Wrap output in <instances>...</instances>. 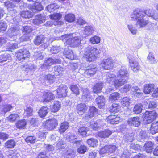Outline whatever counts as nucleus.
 <instances>
[{"instance_id": "obj_46", "label": "nucleus", "mask_w": 158, "mask_h": 158, "mask_svg": "<svg viewBox=\"0 0 158 158\" xmlns=\"http://www.w3.org/2000/svg\"><path fill=\"white\" fill-rule=\"evenodd\" d=\"M69 141L70 142L74 143L77 144H80L81 141L77 140V137L76 136L73 135H71L69 138Z\"/></svg>"}, {"instance_id": "obj_16", "label": "nucleus", "mask_w": 158, "mask_h": 158, "mask_svg": "<svg viewBox=\"0 0 158 158\" xmlns=\"http://www.w3.org/2000/svg\"><path fill=\"white\" fill-rule=\"evenodd\" d=\"M59 62V60L57 59H53L51 58H49L45 60L43 65L42 66V69H43L44 67H45L47 68L48 66H50L55 64L56 63Z\"/></svg>"}, {"instance_id": "obj_63", "label": "nucleus", "mask_w": 158, "mask_h": 158, "mask_svg": "<svg viewBox=\"0 0 158 158\" xmlns=\"http://www.w3.org/2000/svg\"><path fill=\"white\" fill-rule=\"evenodd\" d=\"M87 147L84 145H81L77 150V152L80 154H84L86 152Z\"/></svg>"}, {"instance_id": "obj_28", "label": "nucleus", "mask_w": 158, "mask_h": 158, "mask_svg": "<svg viewBox=\"0 0 158 158\" xmlns=\"http://www.w3.org/2000/svg\"><path fill=\"white\" fill-rule=\"evenodd\" d=\"M153 143L149 141L145 144L143 146V149L147 153H150L152 152L153 148Z\"/></svg>"}, {"instance_id": "obj_15", "label": "nucleus", "mask_w": 158, "mask_h": 158, "mask_svg": "<svg viewBox=\"0 0 158 158\" xmlns=\"http://www.w3.org/2000/svg\"><path fill=\"white\" fill-rule=\"evenodd\" d=\"M127 123L130 126H133L138 127L140 124L139 118L138 117L129 118L127 121Z\"/></svg>"}, {"instance_id": "obj_27", "label": "nucleus", "mask_w": 158, "mask_h": 158, "mask_svg": "<svg viewBox=\"0 0 158 158\" xmlns=\"http://www.w3.org/2000/svg\"><path fill=\"white\" fill-rule=\"evenodd\" d=\"M94 31V27L92 26H86L84 28V33L86 35L89 36L91 35Z\"/></svg>"}, {"instance_id": "obj_49", "label": "nucleus", "mask_w": 158, "mask_h": 158, "mask_svg": "<svg viewBox=\"0 0 158 158\" xmlns=\"http://www.w3.org/2000/svg\"><path fill=\"white\" fill-rule=\"evenodd\" d=\"M19 118V116L17 114H13L10 115L7 118V120L10 122H14Z\"/></svg>"}, {"instance_id": "obj_12", "label": "nucleus", "mask_w": 158, "mask_h": 158, "mask_svg": "<svg viewBox=\"0 0 158 158\" xmlns=\"http://www.w3.org/2000/svg\"><path fill=\"white\" fill-rule=\"evenodd\" d=\"M42 100L44 102H50L54 99V95L50 92L44 91L42 93Z\"/></svg>"}, {"instance_id": "obj_38", "label": "nucleus", "mask_w": 158, "mask_h": 158, "mask_svg": "<svg viewBox=\"0 0 158 158\" xmlns=\"http://www.w3.org/2000/svg\"><path fill=\"white\" fill-rule=\"evenodd\" d=\"M69 127V124L67 122H64L62 123L59 130V132L61 133H64Z\"/></svg>"}, {"instance_id": "obj_60", "label": "nucleus", "mask_w": 158, "mask_h": 158, "mask_svg": "<svg viewBox=\"0 0 158 158\" xmlns=\"http://www.w3.org/2000/svg\"><path fill=\"white\" fill-rule=\"evenodd\" d=\"M12 108V106L11 105H6L2 107L1 110L2 111L6 113L7 112L10 111Z\"/></svg>"}, {"instance_id": "obj_44", "label": "nucleus", "mask_w": 158, "mask_h": 158, "mask_svg": "<svg viewBox=\"0 0 158 158\" xmlns=\"http://www.w3.org/2000/svg\"><path fill=\"white\" fill-rule=\"evenodd\" d=\"M90 96L89 91L87 89H83V94L82 98L84 101H86V99L89 98H90Z\"/></svg>"}, {"instance_id": "obj_53", "label": "nucleus", "mask_w": 158, "mask_h": 158, "mask_svg": "<svg viewBox=\"0 0 158 158\" xmlns=\"http://www.w3.org/2000/svg\"><path fill=\"white\" fill-rule=\"evenodd\" d=\"M142 105L141 104H139L136 105L133 109V111L136 114H139L142 111Z\"/></svg>"}, {"instance_id": "obj_42", "label": "nucleus", "mask_w": 158, "mask_h": 158, "mask_svg": "<svg viewBox=\"0 0 158 158\" xmlns=\"http://www.w3.org/2000/svg\"><path fill=\"white\" fill-rule=\"evenodd\" d=\"M54 69L55 73L56 75H59L62 74L64 71L63 67L60 65L56 66L55 67Z\"/></svg>"}, {"instance_id": "obj_7", "label": "nucleus", "mask_w": 158, "mask_h": 158, "mask_svg": "<svg viewBox=\"0 0 158 158\" xmlns=\"http://www.w3.org/2000/svg\"><path fill=\"white\" fill-rule=\"evenodd\" d=\"M19 28L15 26L11 27L8 30V34L11 40H15L16 36L20 33Z\"/></svg>"}, {"instance_id": "obj_47", "label": "nucleus", "mask_w": 158, "mask_h": 158, "mask_svg": "<svg viewBox=\"0 0 158 158\" xmlns=\"http://www.w3.org/2000/svg\"><path fill=\"white\" fill-rule=\"evenodd\" d=\"M119 98V94L117 92H114L111 94L109 98V101L111 102L116 100Z\"/></svg>"}, {"instance_id": "obj_13", "label": "nucleus", "mask_w": 158, "mask_h": 158, "mask_svg": "<svg viewBox=\"0 0 158 158\" xmlns=\"http://www.w3.org/2000/svg\"><path fill=\"white\" fill-rule=\"evenodd\" d=\"M76 109L78 114L82 115L87 111L88 107L85 103H81L77 105Z\"/></svg>"}, {"instance_id": "obj_48", "label": "nucleus", "mask_w": 158, "mask_h": 158, "mask_svg": "<svg viewBox=\"0 0 158 158\" xmlns=\"http://www.w3.org/2000/svg\"><path fill=\"white\" fill-rule=\"evenodd\" d=\"M87 143L90 146L94 147L97 146L98 140L96 139L92 138L88 139L87 140Z\"/></svg>"}, {"instance_id": "obj_54", "label": "nucleus", "mask_w": 158, "mask_h": 158, "mask_svg": "<svg viewBox=\"0 0 158 158\" xmlns=\"http://www.w3.org/2000/svg\"><path fill=\"white\" fill-rule=\"evenodd\" d=\"M145 104H147L146 108H154L157 106L156 103L153 101H148L144 102Z\"/></svg>"}, {"instance_id": "obj_11", "label": "nucleus", "mask_w": 158, "mask_h": 158, "mask_svg": "<svg viewBox=\"0 0 158 158\" xmlns=\"http://www.w3.org/2000/svg\"><path fill=\"white\" fill-rule=\"evenodd\" d=\"M62 16V14L60 13H56L50 15V17L51 19L54 20V25H60L63 24V22L61 21H59Z\"/></svg>"}, {"instance_id": "obj_5", "label": "nucleus", "mask_w": 158, "mask_h": 158, "mask_svg": "<svg viewBox=\"0 0 158 158\" xmlns=\"http://www.w3.org/2000/svg\"><path fill=\"white\" fill-rule=\"evenodd\" d=\"M114 63L113 60L110 58L104 59L102 61L101 65L105 70H110L113 68Z\"/></svg>"}, {"instance_id": "obj_64", "label": "nucleus", "mask_w": 158, "mask_h": 158, "mask_svg": "<svg viewBox=\"0 0 158 158\" xmlns=\"http://www.w3.org/2000/svg\"><path fill=\"white\" fill-rule=\"evenodd\" d=\"M90 41L92 44H97L100 42V38L98 36H94L91 37L90 39Z\"/></svg>"}, {"instance_id": "obj_40", "label": "nucleus", "mask_w": 158, "mask_h": 158, "mask_svg": "<svg viewBox=\"0 0 158 158\" xmlns=\"http://www.w3.org/2000/svg\"><path fill=\"white\" fill-rule=\"evenodd\" d=\"M75 15L73 14L69 13L65 15L64 18L65 20L69 22H72L75 20Z\"/></svg>"}, {"instance_id": "obj_62", "label": "nucleus", "mask_w": 158, "mask_h": 158, "mask_svg": "<svg viewBox=\"0 0 158 158\" xmlns=\"http://www.w3.org/2000/svg\"><path fill=\"white\" fill-rule=\"evenodd\" d=\"M61 48L60 46H53L50 49V52L52 54H56L59 52Z\"/></svg>"}, {"instance_id": "obj_19", "label": "nucleus", "mask_w": 158, "mask_h": 158, "mask_svg": "<svg viewBox=\"0 0 158 158\" xmlns=\"http://www.w3.org/2000/svg\"><path fill=\"white\" fill-rule=\"evenodd\" d=\"M155 85L153 84H146L144 87L143 92L145 94H148L152 92L154 90Z\"/></svg>"}, {"instance_id": "obj_8", "label": "nucleus", "mask_w": 158, "mask_h": 158, "mask_svg": "<svg viewBox=\"0 0 158 158\" xmlns=\"http://www.w3.org/2000/svg\"><path fill=\"white\" fill-rule=\"evenodd\" d=\"M57 125V121L55 119L47 120L43 123V125L48 130L53 129Z\"/></svg>"}, {"instance_id": "obj_61", "label": "nucleus", "mask_w": 158, "mask_h": 158, "mask_svg": "<svg viewBox=\"0 0 158 158\" xmlns=\"http://www.w3.org/2000/svg\"><path fill=\"white\" fill-rule=\"evenodd\" d=\"M71 90L76 95H78L79 93V89L76 85H72L70 86Z\"/></svg>"}, {"instance_id": "obj_4", "label": "nucleus", "mask_w": 158, "mask_h": 158, "mask_svg": "<svg viewBox=\"0 0 158 158\" xmlns=\"http://www.w3.org/2000/svg\"><path fill=\"white\" fill-rule=\"evenodd\" d=\"M99 53V50L96 47L89 46L86 48L83 57L87 61L92 62L96 60V56Z\"/></svg>"}, {"instance_id": "obj_29", "label": "nucleus", "mask_w": 158, "mask_h": 158, "mask_svg": "<svg viewBox=\"0 0 158 158\" xmlns=\"http://www.w3.org/2000/svg\"><path fill=\"white\" fill-rule=\"evenodd\" d=\"M48 109L47 106H43L42 107L38 112L39 116L42 118L45 117L48 113Z\"/></svg>"}, {"instance_id": "obj_9", "label": "nucleus", "mask_w": 158, "mask_h": 158, "mask_svg": "<svg viewBox=\"0 0 158 158\" xmlns=\"http://www.w3.org/2000/svg\"><path fill=\"white\" fill-rule=\"evenodd\" d=\"M68 89L65 85H61L59 86L57 89V96L59 98L65 97L67 95Z\"/></svg>"}, {"instance_id": "obj_56", "label": "nucleus", "mask_w": 158, "mask_h": 158, "mask_svg": "<svg viewBox=\"0 0 158 158\" xmlns=\"http://www.w3.org/2000/svg\"><path fill=\"white\" fill-rule=\"evenodd\" d=\"M33 15V14L32 13H30L28 11H22L21 14V17L25 18H30Z\"/></svg>"}, {"instance_id": "obj_32", "label": "nucleus", "mask_w": 158, "mask_h": 158, "mask_svg": "<svg viewBox=\"0 0 158 158\" xmlns=\"http://www.w3.org/2000/svg\"><path fill=\"white\" fill-rule=\"evenodd\" d=\"M103 86V83L102 82L96 84L93 88V92L95 93H97L100 92Z\"/></svg>"}, {"instance_id": "obj_58", "label": "nucleus", "mask_w": 158, "mask_h": 158, "mask_svg": "<svg viewBox=\"0 0 158 158\" xmlns=\"http://www.w3.org/2000/svg\"><path fill=\"white\" fill-rule=\"evenodd\" d=\"M66 146V144L62 140L60 141L57 143L56 148L57 149H64Z\"/></svg>"}, {"instance_id": "obj_25", "label": "nucleus", "mask_w": 158, "mask_h": 158, "mask_svg": "<svg viewBox=\"0 0 158 158\" xmlns=\"http://www.w3.org/2000/svg\"><path fill=\"white\" fill-rule=\"evenodd\" d=\"M98 69L94 68L89 69H87L85 71L84 75L86 77H89L91 75H94L97 71Z\"/></svg>"}, {"instance_id": "obj_6", "label": "nucleus", "mask_w": 158, "mask_h": 158, "mask_svg": "<svg viewBox=\"0 0 158 158\" xmlns=\"http://www.w3.org/2000/svg\"><path fill=\"white\" fill-rule=\"evenodd\" d=\"M157 114L154 111H146L143 115V120L149 123L153 121L157 117Z\"/></svg>"}, {"instance_id": "obj_43", "label": "nucleus", "mask_w": 158, "mask_h": 158, "mask_svg": "<svg viewBox=\"0 0 158 158\" xmlns=\"http://www.w3.org/2000/svg\"><path fill=\"white\" fill-rule=\"evenodd\" d=\"M90 113L88 116H86L87 118L94 117V115L97 114V109L94 106L91 107L89 109Z\"/></svg>"}, {"instance_id": "obj_41", "label": "nucleus", "mask_w": 158, "mask_h": 158, "mask_svg": "<svg viewBox=\"0 0 158 158\" xmlns=\"http://www.w3.org/2000/svg\"><path fill=\"white\" fill-rule=\"evenodd\" d=\"M27 123L25 119L20 120L16 123V127L19 129L23 128L25 127Z\"/></svg>"}, {"instance_id": "obj_59", "label": "nucleus", "mask_w": 158, "mask_h": 158, "mask_svg": "<svg viewBox=\"0 0 158 158\" xmlns=\"http://www.w3.org/2000/svg\"><path fill=\"white\" fill-rule=\"evenodd\" d=\"M131 90L135 94H137V95H140L141 94V90L137 86H135L132 87Z\"/></svg>"}, {"instance_id": "obj_34", "label": "nucleus", "mask_w": 158, "mask_h": 158, "mask_svg": "<svg viewBox=\"0 0 158 158\" xmlns=\"http://www.w3.org/2000/svg\"><path fill=\"white\" fill-rule=\"evenodd\" d=\"M132 102V101L129 98L125 97L123 98L121 102V104L123 107H127Z\"/></svg>"}, {"instance_id": "obj_35", "label": "nucleus", "mask_w": 158, "mask_h": 158, "mask_svg": "<svg viewBox=\"0 0 158 158\" xmlns=\"http://www.w3.org/2000/svg\"><path fill=\"white\" fill-rule=\"evenodd\" d=\"M33 56L35 59L41 60L43 59L44 54L41 51H36L34 52Z\"/></svg>"}, {"instance_id": "obj_30", "label": "nucleus", "mask_w": 158, "mask_h": 158, "mask_svg": "<svg viewBox=\"0 0 158 158\" xmlns=\"http://www.w3.org/2000/svg\"><path fill=\"white\" fill-rule=\"evenodd\" d=\"M150 131L152 134H154L158 132V121L154 122L152 123Z\"/></svg>"}, {"instance_id": "obj_21", "label": "nucleus", "mask_w": 158, "mask_h": 158, "mask_svg": "<svg viewBox=\"0 0 158 158\" xmlns=\"http://www.w3.org/2000/svg\"><path fill=\"white\" fill-rule=\"evenodd\" d=\"M61 106L60 102L58 101H55L53 104L50 106V109L52 112H56L58 111Z\"/></svg>"}, {"instance_id": "obj_18", "label": "nucleus", "mask_w": 158, "mask_h": 158, "mask_svg": "<svg viewBox=\"0 0 158 158\" xmlns=\"http://www.w3.org/2000/svg\"><path fill=\"white\" fill-rule=\"evenodd\" d=\"M102 125V121L98 120L96 122L92 121L90 123L89 127L90 128L94 130H96L98 128L101 127Z\"/></svg>"}, {"instance_id": "obj_10", "label": "nucleus", "mask_w": 158, "mask_h": 158, "mask_svg": "<svg viewBox=\"0 0 158 158\" xmlns=\"http://www.w3.org/2000/svg\"><path fill=\"white\" fill-rule=\"evenodd\" d=\"M17 59L20 61L22 60L25 59L26 58L29 57L30 56L29 52L26 50H19L16 54Z\"/></svg>"}, {"instance_id": "obj_52", "label": "nucleus", "mask_w": 158, "mask_h": 158, "mask_svg": "<svg viewBox=\"0 0 158 158\" xmlns=\"http://www.w3.org/2000/svg\"><path fill=\"white\" fill-rule=\"evenodd\" d=\"M155 11H156L153 9L148 8L144 11H143V12L144 13V17H145V15H146L148 16L151 17Z\"/></svg>"}, {"instance_id": "obj_1", "label": "nucleus", "mask_w": 158, "mask_h": 158, "mask_svg": "<svg viewBox=\"0 0 158 158\" xmlns=\"http://www.w3.org/2000/svg\"><path fill=\"white\" fill-rule=\"evenodd\" d=\"M117 75V77L120 78L117 79L116 75L114 73H109L106 75V81L112 85L111 87L106 89L107 93H110L115 88H118L126 83L129 76L127 69L124 67L121 68L118 70Z\"/></svg>"}, {"instance_id": "obj_24", "label": "nucleus", "mask_w": 158, "mask_h": 158, "mask_svg": "<svg viewBox=\"0 0 158 158\" xmlns=\"http://www.w3.org/2000/svg\"><path fill=\"white\" fill-rule=\"evenodd\" d=\"M112 131L107 129L104 131L99 132L98 135L101 138L108 137L112 134Z\"/></svg>"}, {"instance_id": "obj_45", "label": "nucleus", "mask_w": 158, "mask_h": 158, "mask_svg": "<svg viewBox=\"0 0 158 158\" xmlns=\"http://www.w3.org/2000/svg\"><path fill=\"white\" fill-rule=\"evenodd\" d=\"M59 8V6L56 3H54L52 4L48 5L46 7V10L49 12L53 11L54 10Z\"/></svg>"}, {"instance_id": "obj_57", "label": "nucleus", "mask_w": 158, "mask_h": 158, "mask_svg": "<svg viewBox=\"0 0 158 158\" xmlns=\"http://www.w3.org/2000/svg\"><path fill=\"white\" fill-rule=\"evenodd\" d=\"M36 137L33 136H29L27 137L25 139V141L30 143H34L36 141Z\"/></svg>"}, {"instance_id": "obj_26", "label": "nucleus", "mask_w": 158, "mask_h": 158, "mask_svg": "<svg viewBox=\"0 0 158 158\" xmlns=\"http://www.w3.org/2000/svg\"><path fill=\"white\" fill-rule=\"evenodd\" d=\"M120 105L116 103H113L110 107L109 111L111 113H116L120 110Z\"/></svg>"}, {"instance_id": "obj_55", "label": "nucleus", "mask_w": 158, "mask_h": 158, "mask_svg": "<svg viewBox=\"0 0 158 158\" xmlns=\"http://www.w3.org/2000/svg\"><path fill=\"white\" fill-rule=\"evenodd\" d=\"M15 145V142L12 139L8 140L5 143V146L7 148H13Z\"/></svg>"}, {"instance_id": "obj_37", "label": "nucleus", "mask_w": 158, "mask_h": 158, "mask_svg": "<svg viewBox=\"0 0 158 158\" xmlns=\"http://www.w3.org/2000/svg\"><path fill=\"white\" fill-rule=\"evenodd\" d=\"M127 28L130 32L133 35H136L138 32V30L132 24H128Z\"/></svg>"}, {"instance_id": "obj_33", "label": "nucleus", "mask_w": 158, "mask_h": 158, "mask_svg": "<svg viewBox=\"0 0 158 158\" xmlns=\"http://www.w3.org/2000/svg\"><path fill=\"white\" fill-rule=\"evenodd\" d=\"M55 78L53 76L50 74L45 75L44 77L45 84H46V83L50 84L53 83L55 81Z\"/></svg>"}, {"instance_id": "obj_31", "label": "nucleus", "mask_w": 158, "mask_h": 158, "mask_svg": "<svg viewBox=\"0 0 158 158\" xmlns=\"http://www.w3.org/2000/svg\"><path fill=\"white\" fill-rule=\"evenodd\" d=\"M45 38L43 35H39L37 36L35 39L34 43L37 45L43 43Z\"/></svg>"}, {"instance_id": "obj_23", "label": "nucleus", "mask_w": 158, "mask_h": 158, "mask_svg": "<svg viewBox=\"0 0 158 158\" xmlns=\"http://www.w3.org/2000/svg\"><path fill=\"white\" fill-rule=\"evenodd\" d=\"M45 19V17L44 15L39 14L37 15L36 18L33 20V23L34 24L38 25L42 23Z\"/></svg>"}, {"instance_id": "obj_20", "label": "nucleus", "mask_w": 158, "mask_h": 158, "mask_svg": "<svg viewBox=\"0 0 158 158\" xmlns=\"http://www.w3.org/2000/svg\"><path fill=\"white\" fill-rule=\"evenodd\" d=\"M95 102L97 104L98 107L101 108L105 105L106 102L105 99L103 96H99L96 99Z\"/></svg>"}, {"instance_id": "obj_22", "label": "nucleus", "mask_w": 158, "mask_h": 158, "mask_svg": "<svg viewBox=\"0 0 158 158\" xmlns=\"http://www.w3.org/2000/svg\"><path fill=\"white\" fill-rule=\"evenodd\" d=\"M64 54L66 57L70 60H73L76 58V57L74 55L72 50L70 49H65Z\"/></svg>"}, {"instance_id": "obj_3", "label": "nucleus", "mask_w": 158, "mask_h": 158, "mask_svg": "<svg viewBox=\"0 0 158 158\" xmlns=\"http://www.w3.org/2000/svg\"><path fill=\"white\" fill-rule=\"evenodd\" d=\"M61 39L67 45L70 47H75L79 45L81 42V40L78 36H76L75 33L68 35L65 34L61 36Z\"/></svg>"}, {"instance_id": "obj_51", "label": "nucleus", "mask_w": 158, "mask_h": 158, "mask_svg": "<svg viewBox=\"0 0 158 158\" xmlns=\"http://www.w3.org/2000/svg\"><path fill=\"white\" fill-rule=\"evenodd\" d=\"M33 10L32 11L33 12H34V10L40 11L42 10L43 9V7L40 3L39 2H36L35 3V5L33 6Z\"/></svg>"}, {"instance_id": "obj_39", "label": "nucleus", "mask_w": 158, "mask_h": 158, "mask_svg": "<svg viewBox=\"0 0 158 158\" xmlns=\"http://www.w3.org/2000/svg\"><path fill=\"white\" fill-rule=\"evenodd\" d=\"M88 131V128L84 127H82L78 129V134L83 137L86 135L87 132Z\"/></svg>"}, {"instance_id": "obj_2", "label": "nucleus", "mask_w": 158, "mask_h": 158, "mask_svg": "<svg viewBox=\"0 0 158 158\" xmlns=\"http://www.w3.org/2000/svg\"><path fill=\"white\" fill-rule=\"evenodd\" d=\"M144 13L142 10L137 9L131 15V17L134 21H136V25L139 28H143L149 23L148 20L144 18Z\"/></svg>"}, {"instance_id": "obj_14", "label": "nucleus", "mask_w": 158, "mask_h": 158, "mask_svg": "<svg viewBox=\"0 0 158 158\" xmlns=\"http://www.w3.org/2000/svg\"><path fill=\"white\" fill-rule=\"evenodd\" d=\"M120 120V118L119 117L116 116L114 115H111L107 117L106 121L108 123H110L112 124H116L118 123Z\"/></svg>"}, {"instance_id": "obj_50", "label": "nucleus", "mask_w": 158, "mask_h": 158, "mask_svg": "<svg viewBox=\"0 0 158 158\" xmlns=\"http://www.w3.org/2000/svg\"><path fill=\"white\" fill-rule=\"evenodd\" d=\"M10 56L9 54H5L0 56V63H3L8 60H10Z\"/></svg>"}, {"instance_id": "obj_17", "label": "nucleus", "mask_w": 158, "mask_h": 158, "mask_svg": "<svg viewBox=\"0 0 158 158\" xmlns=\"http://www.w3.org/2000/svg\"><path fill=\"white\" fill-rule=\"evenodd\" d=\"M129 64L131 70L134 72H137L139 70L140 66L138 63L136 61L129 59Z\"/></svg>"}, {"instance_id": "obj_36", "label": "nucleus", "mask_w": 158, "mask_h": 158, "mask_svg": "<svg viewBox=\"0 0 158 158\" xmlns=\"http://www.w3.org/2000/svg\"><path fill=\"white\" fill-rule=\"evenodd\" d=\"M147 60L150 63L152 64H155L156 62V60L152 52H150L148 56Z\"/></svg>"}]
</instances>
